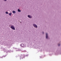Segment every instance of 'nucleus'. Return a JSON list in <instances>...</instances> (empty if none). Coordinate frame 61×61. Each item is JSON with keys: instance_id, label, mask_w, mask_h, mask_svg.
I'll list each match as a JSON object with an SVG mask.
<instances>
[{"instance_id": "f257e3e1", "label": "nucleus", "mask_w": 61, "mask_h": 61, "mask_svg": "<svg viewBox=\"0 0 61 61\" xmlns=\"http://www.w3.org/2000/svg\"><path fill=\"white\" fill-rule=\"evenodd\" d=\"M10 28H11V29H13V30H15V28L14 26L13 25L11 26Z\"/></svg>"}, {"instance_id": "9b49d317", "label": "nucleus", "mask_w": 61, "mask_h": 61, "mask_svg": "<svg viewBox=\"0 0 61 61\" xmlns=\"http://www.w3.org/2000/svg\"><path fill=\"white\" fill-rule=\"evenodd\" d=\"M60 44H59L58 45V46H60Z\"/></svg>"}, {"instance_id": "9d476101", "label": "nucleus", "mask_w": 61, "mask_h": 61, "mask_svg": "<svg viewBox=\"0 0 61 61\" xmlns=\"http://www.w3.org/2000/svg\"><path fill=\"white\" fill-rule=\"evenodd\" d=\"M4 1H6V0H4Z\"/></svg>"}, {"instance_id": "f8f14e48", "label": "nucleus", "mask_w": 61, "mask_h": 61, "mask_svg": "<svg viewBox=\"0 0 61 61\" xmlns=\"http://www.w3.org/2000/svg\"><path fill=\"white\" fill-rule=\"evenodd\" d=\"M43 34H44V32H43Z\"/></svg>"}, {"instance_id": "1a4fd4ad", "label": "nucleus", "mask_w": 61, "mask_h": 61, "mask_svg": "<svg viewBox=\"0 0 61 61\" xmlns=\"http://www.w3.org/2000/svg\"><path fill=\"white\" fill-rule=\"evenodd\" d=\"M5 13L6 14H8V12H5Z\"/></svg>"}, {"instance_id": "7ed1b4c3", "label": "nucleus", "mask_w": 61, "mask_h": 61, "mask_svg": "<svg viewBox=\"0 0 61 61\" xmlns=\"http://www.w3.org/2000/svg\"><path fill=\"white\" fill-rule=\"evenodd\" d=\"M24 44H21L20 45V46L21 47H24Z\"/></svg>"}, {"instance_id": "423d86ee", "label": "nucleus", "mask_w": 61, "mask_h": 61, "mask_svg": "<svg viewBox=\"0 0 61 61\" xmlns=\"http://www.w3.org/2000/svg\"><path fill=\"white\" fill-rule=\"evenodd\" d=\"M12 12L13 13H16V12H15V11H12Z\"/></svg>"}, {"instance_id": "39448f33", "label": "nucleus", "mask_w": 61, "mask_h": 61, "mask_svg": "<svg viewBox=\"0 0 61 61\" xmlns=\"http://www.w3.org/2000/svg\"><path fill=\"white\" fill-rule=\"evenodd\" d=\"M48 34L47 33H46V38L47 39V37H48Z\"/></svg>"}, {"instance_id": "0eeeda50", "label": "nucleus", "mask_w": 61, "mask_h": 61, "mask_svg": "<svg viewBox=\"0 0 61 61\" xmlns=\"http://www.w3.org/2000/svg\"><path fill=\"white\" fill-rule=\"evenodd\" d=\"M9 15H10V16H11V15H12V14L11 13H10V14H9Z\"/></svg>"}, {"instance_id": "f03ea898", "label": "nucleus", "mask_w": 61, "mask_h": 61, "mask_svg": "<svg viewBox=\"0 0 61 61\" xmlns=\"http://www.w3.org/2000/svg\"><path fill=\"white\" fill-rule=\"evenodd\" d=\"M33 25L34 27H36V28H37V26L36 25L34 24H33Z\"/></svg>"}, {"instance_id": "6e6552de", "label": "nucleus", "mask_w": 61, "mask_h": 61, "mask_svg": "<svg viewBox=\"0 0 61 61\" xmlns=\"http://www.w3.org/2000/svg\"><path fill=\"white\" fill-rule=\"evenodd\" d=\"M18 12H21V11L20 10H19V9H18Z\"/></svg>"}, {"instance_id": "20e7f679", "label": "nucleus", "mask_w": 61, "mask_h": 61, "mask_svg": "<svg viewBox=\"0 0 61 61\" xmlns=\"http://www.w3.org/2000/svg\"><path fill=\"white\" fill-rule=\"evenodd\" d=\"M28 17L30 18H32V16L29 15H28Z\"/></svg>"}]
</instances>
